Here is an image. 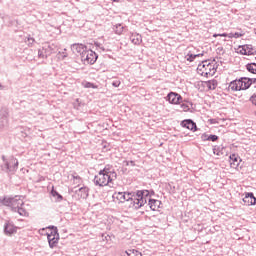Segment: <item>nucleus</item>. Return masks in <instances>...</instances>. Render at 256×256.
Instances as JSON below:
<instances>
[{
  "label": "nucleus",
  "mask_w": 256,
  "mask_h": 256,
  "mask_svg": "<svg viewBox=\"0 0 256 256\" xmlns=\"http://www.w3.org/2000/svg\"><path fill=\"white\" fill-rule=\"evenodd\" d=\"M250 81H251V85H252L253 83H256V78H250Z\"/></svg>",
  "instance_id": "obj_42"
},
{
  "label": "nucleus",
  "mask_w": 256,
  "mask_h": 256,
  "mask_svg": "<svg viewBox=\"0 0 256 256\" xmlns=\"http://www.w3.org/2000/svg\"><path fill=\"white\" fill-rule=\"evenodd\" d=\"M124 201H131V205L135 209H141L144 205H147V199L149 198V190H137L136 192L125 193Z\"/></svg>",
  "instance_id": "obj_2"
},
{
  "label": "nucleus",
  "mask_w": 256,
  "mask_h": 256,
  "mask_svg": "<svg viewBox=\"0 0 256 256\" xmlns=\"http://www.w3.org/2000/svg\"><path fill=\"white\" fill-rule=\"evenodd\" d=\"M197 73L202 77H213L217 73V67H215V64L209 62V60H204L198 65Z\"/></svg>",
  "instance_id": "obj_4"
},
{
  "label": "nucleus",
  "mask_w": 256,
  "mask_h": 256,
  "mask_svg": "<svg viewBox=\"0 0 256 256\" xmlns=\"http://www.w3.org/2000/svg\"><path fill=\"white\" fill-rule=\"evenodd\" d=\"M51 53V46H44L38 50V57L39 59H47Z\"/></svg>",
  "instance_id": "obj_14"
},
{
  "label": "nucleus",
  "mask_w": 256,
  "mask_h": 256,
  "mask_svg": "<svg viewBox=\"0 0 256 256\" xmlns=\"http://www.w3.org/2000/svg\"><path fill=\"white\" fill-rule=\"evenodd\" d=\"M228 87L231 89V91H242L240 79L231 81Z\"/></svg>",
  "instance_id": "obj_18"
},
{
  "label": "nucleus",
  "mask_w": 256,
  "mask_h": 256,
  "mask_svg": "<svg viewBox=\"0 0 256 256\" xmlns=\"http://www.w3.org/2000/svg\"><path fill=\"white\" fill-rule=\"evenodd\" d=\"M96 47H99V49H101L102 51H105V48L101 47V45H99V43H96Z\"/></svg>",
  "instance_id": "obj_41"
},
{
  "label": "nucleus",
  "mask_w": 256,
  "mask_h": 256,
  "mask_svg": "<svg viewBox=\"0 0 256 256\" xmlns=\"http://www.w3.org/2000/svg\"><path fill=\"white\" fill-rule=\"evenodd\" d=\"M243 202L249 207L251 205H256V197L253 192L245 193V197L243 198Z\"/></svg>",
  "instance_id": "obj_13"
},
{
  "label": "nucleus",
  "mask_w": 256,
  "mask_h": 256,
  "mask_svg": "<svg viewBox=\"0 0 256 256\" xmlns=\"http://www.w3.org/2000/svg\"><path fill=\"white\" fill-rule=\"evenodd\" d=\"M240 79V87L242 91H247L249 87H251V78L241 77Z\"/></svg>",
  "instance_id": "obj_17"
},
{
  "label": "nucleus",
  "mask_w": 256,
  "mask_h": 256,
  "mask_svg": "<svg viewBox=\"0 0 256 256\" xmlns=\"http://www.w3.org/2000/svg\"><path fill=\"white\" fill-rule=\"evenodd\" d=\"M85 87H86V89H91V87H93V83L87 82Z\"/></svg>",
  "instance_id": "obj_40"
},
{
  "label": "nucleus",
  "mask_w": 256,
  "mask_h": 256,
  "mask_svg": "<svg viewBox=\"0 0 256 256\" xmlns=\"http://www.w3.org/2000/svg\"><path fill=\"white\" fill-rule=\"evenodd\" d=\"M197 57H203V53L201 54H188L186 60L189 61L190 63H193Z\"/></svg>",
  "instance_id": "obj_26"
},
{
  "label": "nucleus",
  "mask_w": 256,
  "mask_h": 256,
  "mask_svg": "<svg viewBox=\"0 0 256 256\" xmlns=\"http://www.w3.org/2000/svg\"><path fill=\"white\" fill-rule=\"evenodd\" d=\"M26 43H28V47H33V43H35V38L31 37V35H29L26 38Z\"/></svg>",
  "instance_id": "obj_31"
},
{
  "label": "nucleus",
  "mask_w": 256,
  "mask_h": 256,
  "mask_svg": "<svg viewBox=\"0 0 256 256\" xmlns=\"http://www.w3.org/2000/svg\"><path fill=\"white\" fill-rule=\"evenodd\" d=\"M185 102H181L180 103V109H182V111H191V107H193V102L184 100Z\"/></svg>",
  "instance_id": "obj_21"
},
{
  "label": "nucleus",
  "mask_w": 256,
  "mask_h": 256,
  "mask_svg": "<svg viewBox=\"0 0 256 256\" xmlns=\"http://www.w3.org/2000/svg\"><path fill=\"white\" fill-rule=\"evenodd\" d=\"M73 179H74V181H76V183H81V176L73 175Z\"/></svg>",
  "instance_id": "obj_38"
},
{
  "label": "nucleus",
  "mask_w": 256,
  "mask_h": 256,
  "mask_svg": "<svg viewBox=\"0 0 256 256\" xmlns=\"http://www.w3.org/2000/svg\"><path fill=\"white\" fill-rule=\"evenodd\" d=\"M126 165L129 166L131 165V167H135V161L131 160V161H127Z\"/></svg>",
  "instance_id": "obj_39"
},
{
  "label": "nucleus",
  "mask_w": 256,
  "mask_h": 256,
  "mask_svg": "<svg viewBox=\"0 0 256 256\" xmlns=\"http://www.w3.org/2000/svg\"><path fill=\"white\" fill-rule=\"evenodd\" d=\"M130 41L134 45H141V42L143 41V37L140 34L132 33L130 36Z\"/></svg>",
  "instance_id": "obj_20"
},
{
  "label": "nucleus",
  "mask_w": 256,
  "mask_h": 256,
  "mask_svg": "<svg viewBox=\"0 0 256 256\" xmlns=\"http://www.w3.org/2000/svg\"><path fill=\"white\" fill-rule=\"evenodd\" d=\"M217 85L218 82L217 80L213 79V80H209L206 82V87L210 90V91H215V89H217Z\"/></svg>",
  "instance_id": "obj_22"
},
{
  "label": "nucleus",
  "mask_w": 256,
  "mask_h": 256,
  "mask_svg": "<svg viewBox=\"0 0 256 256\" xmlns=\"http://www.w3.org/2000/svg\"><path fill=\"white\" fill-rule=\"evenodd\" d=\"M0 203L5 207H11L14 213H18L21 217H29V212L25 209V202H23V196L15 197H3L0 198Z\"/></svg>",
  "instance_id": "obj_1"
},
{
  "label": "nucleus",
  "mask_w": 256,
  "mask_h": 256,
  "mask_svg": "<svg viewBox=\"0 0 256 256\" xmlns=\"http://www.w3.org/2000/svg\"><path fill=\"white\" fill-rule=\"evenodd\" d=\"M98 57L99 56L97 55V53H95L93 50L87 49L86 52H84L81 59L82 61H84V63H88V65H95Z\"/></svg>",
  "instance_id": "obj_7"
},
{
  "label": "nucleus",
  "mask_w": 256,
  "mask_h": 256,
  "mask_svg": "<svg viewBox=\"0 0 256 256\" xmlns=\"http://www.w3.org/2000/svg\"><path fill=\"white\" fill-rule=\"evenodd\" d=\"M112 197L113 199H117L118 201H120V203H124L125 192H115Z\"/></svg>",
  "instance_id": "obj_23"
},
{
  "label": "nucleus",
  "mask_w": 256,
  "mask_h": 256,
  "mask_svg": "<svg viewBox=\"0 0 256 256\" xmlns=\"http://www.w3.org/2000/svg\"><path fill=\"white\" fill-rule=\"evenodd\" d=\"M201 141H203V142L209 141V134L203 133V134L201 135Z\"/></svg>",
  "instance_id": "obj_33"
},
{
  "label": "nucleus",
  "mask_w": 256,
  "mask_h": 256,
  "mask_svg": "<svg viewBox=\"0 0 256 256\" xmlns=\"http://www.w3.org/2000/svg\"><path fill=\"white\" fill-rule=\"evenodd\" d=\"M47 239L51 249L57 246V243H59V231L57 227L51 226L50 233H47Z\"/></svg>",
  "instance_id": "obj_6"
},
{
  "label": "nucleus",
  "mask_w": 256,
  "mask_h": 256,
  "mask_svg": "<svg viewBox=\"0 0 256 256\" xmlns=\"http://www.w3.org/2000/svg\"><path fill=\"white\" fill-rule=\"evenodd\" d=\"M180 125L184 129H188L189 131H193V133H195V131H197L199 129V128H197V123H195V121H193L192 119L182 120Z\"/></svg>",
  "instance_id": "obj_9"
},
{
  "label": "nucleus",
  "mask_w": 256,
  "mask_h": 256,
  "mask_svg": "<svg viewBox=\"0 0 256 256\" xmlns=\"http://www.w3.org/2000/svg\"><path fill=\"white\" fill-rule=\"evenodd\" d=\"M100 172L104 173V175H109L112 179H117V172H115V168L111 164L105 165L104 169L100 170Z\"/></svg>",
  "instance_id": "obj_11"
},
{
  "label": "nucleus",
  "mask_w": 256,
  "mask_h": 256,
  "mask_svg": "<svg viewBox=\"0 0 256 256\" xmlns=\"http://www.w3.org/2000/svg\"><path fill=\"white\" fill-rule=\"evenodd\" d=\"M50 193H51L52 197H57L58 202L63 201V195L59 194V192H57V190H55V187H52V190Z\"/></svg>",
  "instance_id": "obj_25"
},
{
  "label": "nucleus",
  "mask_w": 256,
  "mask_h": 256,
  "mask_svg": "<svg viewBox=\"0 0 256 256\" xmlns=\"http://www.w3.org/2000/svg\"><path fill=\"white\" fill-rule=\"evenodd\" d=\"M246 69L249 73L256 75V63H249L246 65Z\"/></svg>",
  "instance_id": "obj_24"
},
{
  "label": "nucleus",
  "mask_w": 256,
  "mask_h": 256,
  "mask_svg": "<svg viewBox=\"0 0 256 256\" xmlns=\"http://www.w3.org/2000/svg\"><path fill=\"white\" fill-rule=\"evenodd\" d=\"M208 141H212V143H215V142L219 141V136H217L215 134H210L208 136Z\"/></svg>",
  "instance_id": "obj_32"
},
{
  "label": "nucleus",
  "mask_w": 256,
  "mask_h": 256,
  "mask_svg": "<svg viewBox=\"0 0 256 256\" xmlns=\"http://www.w3.org/2000/svg\"><path fill=\"white\" fill-rule=\"evenodd\" d=\"M166 100L171 104V105H181V103H185V99H183V96L177 92H170L166 96Z\"/></svg>",
  "instance_id": "obj_8"
},
{
  "label": "nucleus",
  "mask_w": 256,
  "mask_h": 256,
  "mask_svg": "<svg viewBox=\"0 0 256 256\" xmlns=\"http://www.w3.org/2000/svg\"><path fill=\"white\" fill-rule=\"evenodd\" d=\"M239 49H241L239 51L240 55H254L252 51H247V48L245 45L239 46Z\"/></svg>",
  "instance_id": "obj_28"
},
{
  "label": "nucleus",
  "mask_w": 256,
  "mask_h": 256,
  "mask_svg": "<svg viewBox=\"0 0 256 256\" xmlns=\"http://www.w3.org/2000/svg\"><path fill=\"white\" fill-rule=\"evenodd\" d=\"M3 163L1 164V171L7 173L8 175H15L19 169V160L17 158L10 156L9 158L2 156Z\"/></svg>",
  "instance_id": "obj_3"
},
{
  "label": "nucleus",
  "mask_w": 256,
  "mask_h": 256,
  "mask_svg": "<svg viewBox=\"0 0 256 256\" xmlns=\"http://www.w3.org/2000/svg\"><path fill=\"white\" fill-rule=\"evenodd\" d=\"M245 46H246V51H251L253 53V45L245 44Z\"/></svg>",
  "instance_id": "obj_37"
},
{
  "label": "nucleus",
  "mask_w": 256,
  "mask_h": 256,
  "mask_svg": "<svg viewBox=\"0 0 256 256\" xmlns=\"http://www.w3.org/2000/svg\"><path fill=\"white\" fill-rule=\"evenodd\" d=\"M114 3H117V2H119V0H112Z\"/></svg>",
  "instance_id": "obj_45"
},
{
  "label": "nucleus",
  "mask_w": 256,
  "mask_h": 256,
  "mask_svg": "<svg viewBox=\"0 0 256 256\" xmlns=\"http://www.w3.org/2000/svg\"><path fill=\"white\" fill-rule=\"evenodd\" d=\"M213 37H215V38H217V37H229V34H227V33L213 34Z\"/></svg>",
  "instance_id": "obj_35"
},
{
  "label": "nucleus",
  "mask_w": 256,
  "mask_h": 256,
  "mask_svg": "<svg viewBox=\"0 0 256 256\" xmlns=\"http://www.w3.org/2000/svg\"><path fill=\"white\" fill-rule=\"evenodd\" d=\"M71 50L73 51V53H79L80 57L82 58L87 51V46L83 44H73L71 46Z\"/></svg>",
  "instance_id": "obj_12"
},
{
  "label": "nucleus",
  "mask_w": 256,
  "mask_h": 256,
  "mask_svg": "<svg viewBox=\"0 0 256 256\" xmlns=\"http://www.w3.org/2000/svg\"><path fill=\"white\" fill-rule=\"evenodd\" d=\"M75 194L77 195L78 199H87V197H89V188L81 187L75 191Z\"/></svg>",
  "instance_id": "obj_16"
},
{
  "label": "nucleus",
  "mask_w": 256,
  "mask_h": 256,
  "mask_svg": "<svg viewBox=\"0 0 256 256\" xmlns=\"http://www.w3.org/2000/svg\"><path fill=\"white\" fill-rule=\"evenodd\" d=\"M229 159H230V167H232V169H237V167H239L241 163V158L239 157V155L231 154L229 156Z\"/></svg>",
  "instance_id": "obj_15"
},
{
  "label": "nucleus",
  "mask_w": 256,
  "mask_h": 256,
  "mask_svg": "<svg viewBox=\"0 0 256 256\" xmlns=\"http://www.w3.org/2000/svg\"><path fill=\"white\" fill-rule=\"evenodd\" d=\"M94 185L98 187H107L109 183H113L115 179L111 178L110 175H107L101 171L98 172V175L94 177Z\"/></svg>",
  "instance_id": "obj_5"
},
{
  "label": "nucleus",
  "mask_w": 256,
  "mask_h": 256,
  "mask_svg": "<svg viewBox=\"0 0 256 256\" xmlns=\"http://www.w3.org/2000/svg\"><path fill=\"white\" fill-rule=\"evenodd\" d=\"M8 120L6 116H3L0 118V129H3V127H7Z\"/></svg>",
  "instance_id": "obj_30"
},
{
  "label": "nucleus",
  "mask_w": 256,
  "mask_h": 256,
  "mask_svg": "<svg viewBox=\"0 0 256 256\" xmlns=\"http://www.w3.org/2000/svg\"><path fill=\"white\" fill-rule=\"evenodd\" d=\"M91 89H97V86L92 83Z\"/></svg>",
  "instance_id": "obj_44"
},
{
  "label": "nucleus",
  "mask_w": 256,
  "mask_h": 256,
  "mask_svg": "<svg viewBox=\"0 0 256 256\" xmlns=\"http://www.w3.org/2000/svg\"><path fill=\"white\" fill-rule=\"evenodd\" d=\"M17 231V228H15V226L9 222H7L4 225V233L5 235H13V233H15Z\"/></svg>",
  "instance_id": "obj_19"
},
{
  "label": "nucleus",
  "mask_w": 256,
  "mask_h": 256,
  "mask_svg": "<svg viewBox=\"0 0 256 256\" xmlns=\"http://www.w3.org/2000/svg\"><path fill=\"white\" fill-rule=\"evenodd\" d=\"M125 28L123 27L122 24H116L114 27H113V31H115L116 35H121V33H123V30Z\"/></svg>",
  "instance_id": "obj_27"
},
{
  "label": "nucleus",
  "mask_w": 256,
  "mask_h": 256,
  "mask_svg": "<svg viewBox=\"0 0 256 256\" xmlns=\"http://www.w3.org/2000/svg\"><path fill=\"white\" fill-rule=\"evenodd\" d=\"M119 85H121V80L112 81V87H119Z\"/></svg>",
  "instance_id": "obj_34"
},
{
  "label": "nucleus",
  "mask_w": 256,
  "mask_h": 256,
  "mask_svg": "<svg viewBox=\"0 0 256 256\" xmlns=\"http://www.w3.org/2000/svg\"><path fill=\"white\" fill-rule=\"evenodd\" d=\"M149 193H150V197H151L152 195H155V191H153V190L149 191Z\"/></svg>",
  "instance_id": "obj_43"
},
{
  "label": "nucleus",
  "mask_w": 256,
  "mask_h": 256,
  "mask_svg": "<svg viewBox=\"0 0 256 256\" xmlns=\"http://www.w3.org/2000/svg\"><path fill=\"white\" fill-rule=\"evenodd\" d=\"M148 201V205L151 209V211H157L161 207V201L157 199L151 198V192H149L148 199L146 200V203Z\"/></svg>",
  "instance_id": "obj_10"
},
{
  "label": "nucleus",
  "mask_w": 256,
  "mask_h": 256,
  "mask_svg": "<svg viewBox=\"0 0 256 256\" xmlns=\"http://www.w3.org/2000/svg\"><path fill=\"white\" fill-rule=\"evenodd\" d=\"M208 122L210 123V125H217V123H219V121H217V119L215 118L209 119Z\"/></svg>",
  "instance_id": "obj_36"
},
{
  "label": "nucleus",
  "mask_w": 256,
  "mask_h": 256,
  "mask_svg": "<svg viewBox=\"0 0 256 256\" xmlns=\"http://www.w3.org/2000/svg\"><path fill=\"white\" fill-rule=\"evenodd\" d=\"M229 39H239V37H243L242 33L236 32V33H229L228 34Z\"/></svg>",
  "instance_id": "obj_29"
}]
</instances>
